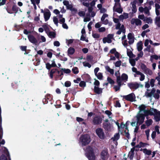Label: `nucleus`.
<instances>
[{
	"instance_id": "f257e3e1",
	"label": "nucleus",
	"mask_w": 160,
	"mask_h": 160,
	"mask_svg": "<svg viewBox=\"0 0 160 160\" xmlns=\"http://www.w3.org/2000/svg\"><path fill=\"white\" fill-rule=\"evenodd\" d=\"M85 155L89 160H95L96 156L92 147L88 146L87 147Z\"/></svg>"
},
{
	"instance_id": "f03ea898",
	"label": "nucleus",
	"mask_w": 160,
	"mask_h": 160,
	"mask_svg": "<svg viewBox=\"0 0 160 160\" xmlns=\"http://www.w3.org/2000/svg\"><path fill=\"white\" fill-rule=\"evenodd\" d=\"M80 141L82 146H85L89 143L91 141V138L88 134L82 135L80 137Z\"/></svg>"
},
{
	"instance_id": "7ed1b4c3",
	"label": "nucleus",
	"mask_w": 160,
	"mask_h": 160,
	"mask_svg": "<svg viewBox=\"0 0 160 160\" xmlns=\"http://www.w3.org/2000/svg\"><path fill=\"white\" fill-rule=\"evenodd\" d=\"M121 97L123 98L122 99L123 101H124V99L130 102H133L135 101V96L133 93H132L127 95L121 96Z\"/></svg>"
},
{
	"instance_id": "20e7f679",
	"label": "nucleus",
	"mask_w": 160,
	"mask_h": 160,
	"mask_svg": "<svg viewBox=\"0 0 160 160\" xmlns=\"http://www.w3.org/2000/svg\"><path fill=\"white\" fill-rule=\"evenodd\" d=\"M100 158L102 160H106L109 157V154L107 148H105L102 151L100 154Z\"/></svg>"
},
{
	"instance_id": "39448f33",
	"label": "nucleus",
	"mask_w": 160,
	"mask_h": 160,
	"mask_svg": "<svg viewBox=\"0 0 160 160\" xmlns=\"http://www.w3.org/2000/svg\"><path fill=\"white\" fill-rule=\"evenodd\" d=\"M102 122V118L100 116L97 115L95 117L92 121V124L95 125L100 124Z\"/></svg>"
},
{
	"instance_id": "423d86ee",
	"label": "nucleus",
	"mask_w": 160,
	"mask_h": 160,
	"mask_svg": "<svg viewBox=\"0 0 160 160\" xmlns=\"http://www.w3.org/2000/svg\"><path fill=\"white\" fill-rule=\"evenodd\" d=\"M96 133L98 137L101 139H103L105 138L104 132L102 129L98 128L96 130Z\"/></svg>"
},
{
	"instance_id": "0eeeda50",
	"label": "nucleus",
	"mask_w": 160,
	"mask_h": 160,
	"mask_svg": "<svg viewBox=\"0 0 160 160\" xmlns=\"http://www.w3.org/2000/svg\"><path fill=\"white\" fill-rule=\"evenodd\" d=\"M137 124L138 123L139 125H141L144 122L145 119L144 115L142 113L138 114L137 116Z\"/></svg>"
},
{
	"instance_id": "6e6552de",
	"label": "nucleus",
	"mask_w": 160,
	"mask_h": 160,
	"mask_svg": "<svg viewBox=\"0 0 160 160\" xmlns=\"http://www.w3.org/2000/svg\"><path fill=\"white\" fill-rule=\"evenodd\" d=\"M28 39L31 42L34 44L35 45H38L41 42H38L37 39L32 35H29L28 36Z\"/></svg>"
},
{
	"instance_id": "1a4fd4ad",
	"label": "nucleus",
	"mask_w": 160,
	"mask_h": 160,
	"mask_svg": "<svg viewBox=\"0 0 160 160\" xmlns=\"http://www.w3.org/2000/svg\"><path fill=\"white\" fill-rule=\"evenodd\" d=\"M128 86L131 89H137L139 87L140 85L136 82L133 83L132 82H130L128 83Z\"/></svg>"
},
{
	"instance_id": "9d476101",
	"label": "nucleus",
	"mask_w": 160,
	"mask_h": 160,
	"mask_svg": "<svg viewBox=\"0 0 160 160\" xmlns=\"http://www.w3.org/2000/svg\"><path fill=\"white\" fill-rule=\"evenodd\" d=\"M47 10L48 12H45L44 13V20L46 22L49 19L51 15V12L49 10L47 9Z\"/></svg>"
},
{
	"instance_id": "9b49d317",
	"label": "nucleus",
	"mask_w": 160,
	"mask_h": 160,
	"mask_svg": "<svg viewBox=\"0 0 160 160\" xmlns=\"http://www.w3.org/2000/svg\"><path fill=\"white\" fill-rule=\"evenodd\" d=\"M93 91L95 93L98 94H100L102 92V88H99V87L94 86Z\"/></svg>"
},
{
	"instance_id": "f8f14e48",
	"label": "nucleus",
	"mask_w": 160,
	"mask_h": 160,
	"mask_svg": "<svg viewBox=\"0 0 160 160\" xmlns=\"http://www.w3.org/2000/svg\"><path fill=\"white\" fill-rule=\"evenodd\" d=\"M135 147H133L131 149V151L129 152L128 157H129V158L130 160H132L133 159L134 156V151L135 150Z\"/></svg>"
},
{
	"instance_id": "ddd939ff",
	"label": "nucleus",
	"mask_w": 160,
	"mask_h": 160,
	"mask_svg": "<svg viewBox=\"0 0 160 160\" xmlns=\"http://www.w3.org/2000/svg\"><path fill=\"white\" fill-rule=\"evenodd\" d=\"M57 72V68H53L49 72V77L51 79H52L53 77V74L56 76Z\"/></svg>"
},
{
	"instance_id": "4468645a",
	"label": "nucleus",
	"mask_w": 160,
	"mask_h": 160,
	"mask_svg": "<svg viewBox=\"0 0 160 160\" xmlns=\"http://www.w3.org/2000/svg\"><path fill=\"white\" fill-rule=\"evenodd\" d=\"M102 127L106 131H108L111 128V125L110 123L103 122Z\"/></svg>"
},
{
	"instance_id": "2eb2a0df",
	"label": "nucleus",
	"mask_w": 160,
	"mask_h": 160,
	"mask_svg": "<svg viewBox=\"0 0 160 160\" xmlns=\"http://www.w3.org/2000/svg\"><path fill=\"white\" fill-rule=\"evenodd\" d=\"M155 91L156 90L154 88H152L150 92L149 93L147 92H145V95L147 97H152V95L154 94Z\"/></svg>"
},
{
	"instance_id": "dca6fc26",
	"label": "nucleus",
	"mask_w": 160,
	"mask_h": 160,
	"mask_svg": "<svg viewBox=\"0 0 160 160\" xmlns=\"http://www.w3.org/2000/svg\"><path fill=\"white\" fill-rule=\"evenodd\" d=\"M132 4V11L133 13H135L137 11V9L136 8V2L135 1H133L131 3Z\"/></svg>"
},
{
	"instance_id": "f3484780",
	"label": "nucleus",
	"mask_w": 160,
	"mask_h": 160,
	"mask_svg": "<svg viewBox=\"0 0 160 160\" xmlns=\"http://www.w3.org/2000/svg\"><path fill=\"white\" fill-rule=\"evenodd\" d=\"M143 44L141 41H139L137 43V47L138 50L139 52L142 51V49Z\"/></svg>"
},
{
	"instance_id": "a211bd4d",
	"label": "nucleus",
	"mask_w": 160,
	"mask_h": 160,
	"mask_svg": "<svg viewBox=\"0 0 160 160\" xmlns=\"http://www.w3.org/2000/svg\"><path fill=\"white\" fill-rule=\"evenodd\" d=\"M75 51V50L74 48L72 47H70L68 49V55L69 56V55H72L73 54Z\"/></svg>"
},
{
	"instance_id": "6ab92c4d",
	"label": "nucleus",
	"mask_w": 160,
	"mask_h": 160,
	"mask_svg": "<svg viewBox=\"0 0 160 160\" xmlns=\"http://www.w3.org/2000/svg\"><path fill=\"white\" fill-rule=\"evenodd\" d=\"M121 78V81H124L126 82L128 80V77L127 74L123 73L122 74Z\"/></svg>"
},
{
	"instance_id": "aec40b11",
	"label": "nucleus",
	"mask_w": 160,
	"mask_h": 160,
	"mask_svg": "<svg viewBox=\"0 0 160 160\" xmlns=\"http://www.w3.org/2000/svg\"><path fill=\"white\" fill-rule=\"evenodd\" d=\"M142 150L143 153H144L146 154L149 155L151 154L152 151L150 150H148L146 148H144L143 149L141 148L140 150V151H142Z\"/></svg>"
},
{
	"instance_id": "412c9836",
	"label": "nucleus",
	"mask_w": 160,
	"mask_h": 160,
	"mask_svg": "<svg viewBox=\"0 0 160 160\" xmlns=\"http://www.w3.org/2000/svg\"><path fill=\"white\" fill-rule=\"evenodd\" d=\"M155 23L158 27L160 28V16L157 17L156 18Z\"/></svg>"
},
{
	"instance_id": "4be33fe9",
	"label": "nucleus",
	"mask_w": 160,
	"mask_h": 160,
	"mask_svg": "<svg viewBox=\"0 0 160 160\" xmlns=\"http://www.w3.org/2000/svg\"><path fill=\"white\" fill-rule=\"evenodd\" d=\"M47 34L48 37L51 38H54L56 37V32L52 31H49Z\"/></svg>"
},
{
	"instance_id": "5701e85b",
	"label": "nucleus",
	"mask_w": 160,
	"mask_h": 160,
	"mask_svg": "<svg viewBox=\"0 0 160 160\" xmlns=\"http://www.w3.org/2000/svg\"><path fill=\"white\" fill-rule=\"evenodd\" d=\"M32 4L34 6V9H37V6L36 5V4H38L40 3V0H39L38 2H37L36 0H30Z\"/></svg>"
},
{
	"instance_id": "b1692460",
	"label": "nucleus",
	"mask_w": 160,
	"mask_h": 160,
	"mask_svg": "<svg viewBox=\"0 0 160 160\" xmlns=\"http://www.w3.org/2000/svg\"><path fill=\"white\" fill-rule=\"evenodd\" d=\"M106 70L112 75H113L114 73V71L113 69H111L109 66H107L105 67Z\"/></svg>"
},
{
	"instance_id": "393cba45",
	"label": "nucleus",
	"mask_w": 160,
	"mask_h": 160,
	"mask_svg": "<svg viewBox=\"0 0 160 160\" xmlns=\"http://www.w3.org/2000/svg\"><path fill=\"white\" fill-rule=\"evenodd\" d=\"M42 27L44 29L46 33L47 34L49 32V29L48 26L46 24H44L42 26Z\"/></svg>"
},
{
	"instance_id": "a878e982",
	"label": "nucleus",
	"mask_w": 160,
	"mask_h": 160,
	"mask_svg": "<svg viewBox=\"0 0 160 160\" xmlns=\"http://www.w3.org/2000/svg\"><path fill=\"white\" fill-rule=\"evenodd\" d=\"M69 92L73 96H74L77 93L76 89L75 88H69Z\"/></svg>"
},
{
	"instance_id": "bb28decb",
	"label": "nucleus",
	"mask_w": 160,
	"mask_h": 160,
	"mask_svg": "<svg viewBox=\"0 0 160 160\" xmlns=\"http://www.w3.org/2000/svg\"><path fill=\"white\" fill-rule=\"evenodd\" d=\"M93 57L91 55H88L86 57L87 60L90 62H93Z\"/></svg>"
},
{
	"instance_id": "cd10ccee",
	"label": "nucleus",
	"mask_w": 160,
	"mask_h": 160,
	"mask_svg": "<svg viewBox=\"0 0 160 160\" xmlns=\"http://www.w3.org/2000/svg\"><path fill=\"white\" fill-rule=\"evenodd\" d=\"M113 12H116L119 13H121L122 12L123 10L121 7H119L113 9Z\"/></svg>"
},
{
	"instance_id": "c85d7f7f",
	"label": "nucleus",
	"mask_w": 160,
	"mask_h": 160,
	"mask_svg": "<svg viewBox=\"0 0 160 160\" xmlns=\"http://www.w3.org/2000/svg\"><path fill=\"white\" fill-rule=\"evenodd\" d=\"M18 8L16 5H14L12 8V10L13 12H14L15 13H17L18 12Z\"/></svg>"
},
{
	"instance_id": "c756f323",
	"label": "nucleus",
	"mask_w": 160,
	"mask_h": 160,
	"mask_svg": "<svg viewBox=\"0 0 160 160\" xmlns=\"http://www.w3.org/2000/svg\"><path fill=\"white\" fill-rule=\"evenodd\" d=\"M144 21H146L148 23H151L152 22V20L151 17H146L143 20Z\"/></svg>"
},
{
	"instance_id": "7c9ffc66",
	"label": "nucleus",
	"mask_w": 160,
	"mask_h": 160,
	"mask_svg": "<svg viewBox=\"0 0 160 160\" xmlns=\"http://www.w3.org/2000/svg\"><path fill=\"white\" fill-rule=\"evenodd\" d=\"M116 81L118 83V85L117 86L120 88L121 87L122 85V84L121 83L122 81L121 79H120L119 77L117 78V79H116Z\"/></svg>"
},
{
	"instance_id": "2f4dec72",
	"label": "nucleus",
	"mask_w": 160,
	"mask_h": 160,
	"mask_svg": "<svg viewBox=\"0 0 160 160\" xmlns=\"http://www.w3.org/2000/svg\"><path fill=\"white\" fill-rule=\"evenodd\" d=\"M49 101H51L53 99L52 96L50 94H47L45 97Z\"/></svg>"
},
{
	"instance_id": "473e14b6",
	"label": "nucleus",
	"mask_w": 160,
	"mask_h": 160,
	"mask_svg": "<svg viewBox=\"0 0 160 160\" xmlns=\"http://www.w3.org/2000/svg\"><path fill=\"white\" fill-rule=\"evenodd\" d=\"M120 138V135L119 133H117L114 135V137L112 138L113 141H116L118 140Z\"/></svg>"
},
{
	"instance_id": "72a5a7b5",
	"label": "nucleus",
	"mask_w": 160,
	"mask_h": 160,
	"mask_svg": "<svg viewBox=\"0 0 160 160\" xmlns=\"http://www.w3.org/2000/svg\"><path fill=\"white\" fill-rule=\"evenodd\" d=\"M60 75H57V78H58L59 79L61 80L63 78L62 76L63 75V71L62 70V68L60 70Z\"/></svg>"
},
{
	"instance_id": "f704fd0d",
	"label": "nucleus",
	"mask_w": 160,
	"mask_h": 160,
	"mask_svg": "<svg viewBox=\"0 0 160 160\" xmlns=\"http://www.w3.org/2000/svg\"><path fill=\"white\" fill-rule=\"evenodd\" d=\"M72 71L74 74H77L79 72L78 68L77 67H74L72 69Z\"/></svg>"
},
{
	"instance_id": "c9c22d12",
	"label": "nucleus",
	"mask_w": 160,
	"mask_h": 160,
	"mask_svg": "<svg viewBox=\"0 0 160 160\" xmlns=\"http://www.w3.org/2000/svg\"><path fill=\"white\" fill-rule=\"evenodd\" d=\"M152 120L150 119L146 120L145 122V123L148 126H149L152 124Z\"/></svg>"
},
{
	"instance_id": "e433bc0d",
	"label": "nucleus",
	"mask_w": 160,
	"mask_h": 160,
	"mask_svg": "<svg viewBox=\"0 0 160 160\" xmlns=\"http://www.w3.org/2000/svg\"><path fill=\"white\" fill-rule=\"evenodd\" d=\"M139 108L140 110L139 112H140L142 111H144V110H145V109L146 108V107L144 105L142 104L140 105V106L139 107Z\"/></svg>"
},
{
	"instance_id": "4c0bfd02",
	"label": "nucleus",
	"mask_w": 160,
	"mask_h": 160,
	"mask_svg": "<svg viewBox=\"0 0 160 160\" xmlns=\"http://www.w3.org/2000/svg\"><path fill=\"white\" fill-rule=\"evenodd\" d=\"M144 73L146 74H148L150 75H152V70L148 68L144 72Z\"/></svg>"
},
{
	"instance_id": "58836bf2",
	"label": "nucleus",
	"mask_w": 160,
	"mask_h": 160,
	"mask_svg": "<svg viewBox=\"0 0 160 160\" xmlns=\"http://www.w3.org/2000/svg\"><path fill=\"white\" fill-rule=\"evenodd\" d=\"M53 21L54 23L56 25V26H58V18L56 16H54L53 17Z\"/></svg>"
},
{
	"instance_id": "ea45409f",
	"label": "nucleus",
	"mask_w": 160,
	"mask_h": 160,
	"mask_svg": "<svg viewBox=\"0 0 160 160\" xmlns=\"http://www.w3.org/2000/svg\"><path fill=\"white\" fill-rule=\"evenodd\" d=\"M79 86L82 88H84L86 86V82L84 81H81L79 84Z\"/></svg>"
},
{
	"instance_id": "a19ab883",
	"label": "nucleus",
	"mask_w": 160,
	"mask_h": 160,
	"mask_svg": "<svg viewBox=\"0 0 160 160\" xmlns=\"http://www.w3.org/2000/svg\"><path fill=\"white\" fill-rule=\"evenodd\" d=\"M108 39V41L109 42H112V41L111 40V39H112L113 38V35L112 34H108L107 35V37Z\"/></svg>"
},
{
	"instance_id": "79ce46f5",
	"label": "nucleus",
	"mask_w": 160,
	"mask_h": 160,
	"mask_svg": "<svg viewBox=\"0 0 160 160\" xmlns=\"http://www.w3.org/2000/svg\"><path fill=\"white\" fill-rule=\"evenodd\" d=\"M142 24V21L138 18H136V23H135V24H136V25L141 26V25Z\"/></svg>"
},
{
	"instance_id": "37998d69",
	"label": "nucleus",
	"mask_w": 160,
	"mask_h": 160,
	"mask_svg": "<svg viewBox=\"0 0 160 160\" xmlns=\"http://www.w3.org/2000/svg\"><path fill=\"white\" fill-rule=\"evenodd\" d=\"M53 67L51 64L47 62L46 63V68L48 70H49L52 68Z\"/></svg>"
},
{
	"instance_id": "c03bdc74",
	"label": "nucleus",
	"mask_w": 160,
	"mask_h": 160,
	"mask_svg": "<svg viewBox=\"0 0 160 160\" xmlns=\"http://www.w3.org/2000/svg\"><path fill=\"white\" fill-rule=\"evenodd\" d=\"M95 76L97 77L98 78L99 80H102L103 78L102 74L101 72H99Z\"/></svg>"
},
{
	"instance_id": "a18cd8bd",
	"label": "nucleus",
	"mask_w": 160,
	"mask_h": 160,
	"mask_svg": "<svg viewBox=\"0 0 160 160\" xmlns=\"http://www.w3.org/2000/svg\"><path fill=\"white\" fill-rule=\"evenodd\" d=\"M62 70L64 73L67 74L71 72L70 70L69 69L62 68Z\"/></svg>"
},
{
	"instance_id": "49530a36",
	"label": "nucleus",
	"mask_w": 160,
	"mask_h": 160,
	"mask_svg": "<svg viewBox=\"0 0 160 160\" xmlns=\"http://www.w3.org/2000/svg\"><path fill=\"white\" fill-rule=\"evenodd\" d=\"M107 79L108 83H110V84H113L115 82L114 81L109 77H108Z\"/></svg>"
},
{
	"instance_id": "de8ad7c7",
	"label": "nucleus",
	"mask_w": 160,
	"mask_h": 160,
	"mask_svg": "<svg viewBox=\"0 0 160 160\" xmlns=\"http://www.w3.org/2000/svg\"><path fill=\"white\" fill-rule=\"evenodd\" d=\"M114 106L115 107H118L120 108L121 107V105L120 103L119 102V101L117 100L116 101L115 103L114 104Z\"/></svg>"
},
{
	"instance_id": "09e8293b",
	"label": "nucleus",
	"mask_w": 160,
	"mask_h": 160,
	"mask_svg": "<svg viewBox=\"0 0 160 160\" xmlns=\"http://www.w3.org/2000/svg\"><path fill=\"white\" fill-rule=\"evenodd\" d=\"M92 36L94 38H99L100 37V35L97 33H92Z\"/></svg>"
},
{
	"instance_id": "8fccbe9b",
	"label": "nucleus",
	"mask_w": 160,
	"mask_h": 160,
	"mask_svg": "<svg viewBox=\"0 0 160 160\" xmlns=\"http://www.w3.org/2000/svg\"><path fill=\"white\" fill-rule=\"evenodd\" d=\"M129 62L132 66H134L136 64V62L134 59H131L129 60Z\"/></svg>"
},
{
	"instance_id": "3c124183",
	"label": "nucleus",
	"mask_w": 160,
	"mask_h": 160,
	"mask_svg": "<svg viewBox=\"0 0 160 160\" xmlns=\"http://www.w3.org/2000/svg\"><path fill=\"white\" fill-rule=\"evenodd\" d=\"M141 68L144 72L148 68L144 64H142Z\"/></svg>"
},
{
	"instance_id": "603ef678",
	"label": "nucleus",
	"mask_w": 160,
	"mask_h": 160,
	"mask_svg": "<svg viewBox=\"0 0 160 160\" xmlns=\"http://www.w3.org/2000/svg\"><path fill=\"white\" fill-rule=\"evenodd\" d=\"M78 14L80 17H84L85 15V12L84 11H81L78 12Z\"/></svg>"
},
{
	"instance_id": "864d4df0",
	"label": "nucleus",
	"mask_w": 160,
	"mask_h": 160,
	"mask_svg": "<svg viewBox=\"0 0 160 160\" xmlns=\"http://www.w3.org/2000/svg\"><path fill=\"white\" fill-rule=\"evenodd\" d=\"M64 85L66 87H69L71 85V82L69 81H67L65 82Z\"/></svg>"
},
{
	"instance_id": "5fc2aeb1",
	"label": "nucleus",
	"mask_w": 160,
	"mask_h": 160,
	"mask_svg": "<svg viewBox=\"0 0 160 160\" xmlns=\"http://www.w3.org/2000/svg\"><path fill=\"white\" fill-rule=\"evenodd\" d=\"M132 52L130 50H129L127 49V55L130 58H132L131 55H132Z\"/></svg>"
},
{
	"instance_id": "6e6d98bb",
	"label": "nucleus",
	"mask_w": 160,
	"mask_h": 160,
	"mask_svg": "<svg viewBox=\"0 0 160 160\" xmlns=\"http://www.w3.org/2000/svg\"><path fill=\"white\" fill-rule=\"evenodd\" d=\"M128 40H130L134 39V37L133 36L132 34L131 33H129L128 35Z\"/></svg>"
},
{
	"instance_id": "4d7b16f0",
	"label": "nucleus",
	"mask_w": 160,
	"mask_h": 160,
	"mask_svg": "<svg viewBox=\"0 0 160 160\" xmlns=\"http://www.w3.org/2000/svg\"><path fill=\"white\" fill-rule=\"evenodd\" d=\"M83 64L84 66L87 67L89 68H90L91 67V65L89 62H83Z\"/></svg>"
},
{
	"instance_id": "13d9d810",
	"label": "nucleus",
	"mask_w": 160,
	"mask_h": 160,
	"mask_svg": "<svg viewBox=\"0 0 160 160\" xmlns=\"http://www.w3.org/2000/svg\"><path fill=\"white\" fill-rule=\"evenodd\" d=\"M95 81L94 82V85H95V86L98 87L100 85L99 82L98 80H97L95 79Z\"/></svg>"
},
{
	"instance_id": "bf43d9fd",
	"label": "nucleus",
	"mask_w": 160,
	"mask_h": 160,
	"mask_svg": "<svg viewBox=\"0 0 160 160\" xmlns=\"http://www.w3.org/2000/svg\"><path fill=\"white\" fill-rule=\"evenodd\" d=\"M108 15L106 13H104L103 14L101 18V21H103L105 20V19L106 18L108 17Z\"/></svg>"
},
{
	"instance_id": "052dcab7",
	"label": "nucleus",
	"mask_w": 160,
	"mask_h": 160,
	"mask_svg": "<svg viewBox=\"0 0 160 160\" xmlns=\"http://www.w3.org/2000/svg\"><path fill=\"white\" fill-rule=\"evenodd\" d=\"M108 38L106 37H104L103 38L102 41L104 43H105L106 42H107L108 43H110L112 42H109L108 41Z\"/></svg>"
},
{
	"instance_id": "680f3d73",
	"label": "nucleus",
	"mask_w": 160,
	"mask_h": 160,
	"mask_svg": "<svg viewBox=\"0 0 160 160\" xmlns=\"http://www.w3.org/2000/svg\"><path fill=\"white\" fill-rule=\"evenodd\" d=\"M121 64V61L119 60L118 61H117L115 63V66L116 67H120Z\"/></svg>"
},
{
	"instance_id": "e2e57ef3",
	"label": "nucleus",
	"mask_w": 160,
	"mask_h": 160,
	"mask_svg": "<svg viewBox=\"0 0 160 160\" xmlns=\"http://www.w3.org/2000/svg\"><path fill=\"white\" fill-rule=\"evenodd\" d=\"M119 7H121L120 3H115L113 7V9Z\"/></svg>"
},
{
	"instance_id": "0e129e2a",
	"label": "nucleus",
	"mask_w": 160,
	"mask_h": 160,
	"mask_svg": "<svg viewBox=\"0 0 160 160\" xmlns=\"http://www.w3.org/2000/svg\"><path fill=\"white\" fill-rule=\"evenodd\" d=\"M124 135L126 136V137L128 138V139H129L130 138V134L128 131V132H126V130H125L124 132Z\"/></svg>"
},
{
	"instance_id": "69168bd1",
	"label": "nucleus",
	"mask_w": 160,
	"mask_h": 160,
	"mask_svg": "<svg viewBox=\"0 0 160 160\" xmlns=\"http://www.w3.org/2000/svg\"><path fill=\"white\" fill-rule=\"evenodd\" d=\"M73 15H74L77 12V10L75 8H72L71 10Z\"/></svg>"
},
{
	"instance_id": "338daca9",
	"label": "nucleus",
	"mask_w": 160,
	"mask_h": 160,
	"mask_svg": "<svg viewBox=\"0 0 160 160\" xmlns=\"http://www.w3.org/2000/svg\"><path fill=\"white\" fill-rule=\"evenodd\" d=\"M14 27L16 28V30L19 31L21 28V26L20 25H18L16 24H15Z\"/></svg>"
},
{
	"instance_id": "774afa93",
	"label": "nucleus",
	"mask_w": 160,
	"mask_h": 160,
	"mask_svg": "<svg viewBox=\"0 0 160 160\" xmlns=\"http://www.w3.org/2000/svg\"><path fill=\"white\" fill-rule=\"evenodd\" d=\"M0 160H7V157L4 154H2L0 157Z\"/></svg>"
}]
</instances>
